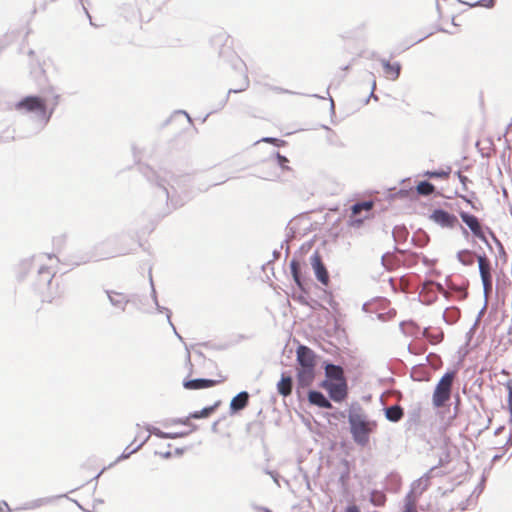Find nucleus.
Segmentation results:
<instances>
[{"label": "nucleus", "instance_id": "obj_20", "mask_svg": "<svg viewBox=\"0 0 512 512\" xmlns=\"http://www.w3.org/2000/svg\"><path fill=\"white\" fill-rule=\"evenodd\" d=\"M416 191L419 195L429 196L435 191L433 184L427 181H422L416 186Z\"/></svg>", "mask_w": 512, "mask_h": 512}, {"label": "nucleus", "instance_id": "obj_35", "mask_svg": "<svg viewBox=\"0 0 512 512\" xmlns=\"http://www.w3.org/2000/svg\"><path fill=\"white\" fill-rule=\"evenodd\" d=\"M460 197L465 200L467 203H471V201L466 197V196H463V195H460Z\"/></svg>", "mask_w": 512, "mask_h": 512}, {"label": "nucleus", "instance_id": "obj_32", "mask_svg": "<svg viewBox=\"0 0 512 512\" xmlns=\"http://www.w3.org/2000/svg\"><path fill=\"white\" fill-rule=\"evenodd\" d=\"M5 508L9 510V506H8V504H7L5 501H2V502L0 503V511L2 512V511H3V509H5Z\"/></svg>", "mask_w": 512, "mask_h": 512}, {"label": "nucleus", "instance_id": "obj_24", "mask_svg": "<svg viewBox=\"0 0 512 512\" xmlns=\"http://www.w3.org/2000/svg\"><path fill=\"white\" fill-rule=\"evenodd\" d=\"M150 432L153 435L161 437V438H175L177 436V434L165 433L156 427H154Z\"/></svg>", "mask_w": 512, "mask_h": 512}, {"label": "nucleus", "instance_id": "obj_22", "mask_svg": "<svg viewBox=\"0 0 512 512\" xmlns=\"http://www.w3.org/2000/svg\"><path fill=\"white\" fill-rule=\"evenodd\" d=\"M291 273L295 283L301 288L302 283L300 279V264L297 260H292L290 263Z\"/></svg>", "mask_w": 512, "mask_h": 512}, {"label": "nucleus", "instance_id": "obj_17", "mask_svg": "<svg viewBox=\"0 0 512 512\" xmlns=\"http://www.w3.org/2000/svg\"><path fill=\"white\" fill-rule=\"evenodd\" d=\"M277 390L282 396H289L292 392V378L290 376L282 375L277 384Z\"/></svg>", "mask_w": 512, "mask_h": 512}, {"label": "nucleus", "instance_id": "obj_7", "mask_svg": "<svg viewBox=\"0 0 512 512\" xmlns=\"http://www.w3.org/2000/svg\"><path fill=\"white\" fill-rule=\"evenodd\" d=\"M429 219L441 228L454 229L459 225L456 215L443 209H434L429 215Z\"/></svg>", "mask_w": 512, "mask_h": 512}, {"label": "nucleus", "instance_id": "obj_33", "mask_svg": "<svg viewBox=\"0 0 512 512\" xmlns=\"http://www.w3.org/2000/svg\"><path fill=\"white\" fill-rule=\"evenodd\" d=\"M263 141L267 142V143H274L276 141V139H274V138H264Z\"/></svg>", "mask_w": 512, "mask_h": 512}, {"label": "nucleus", "instance_id": "obj_4", "mask_svg": "<svg viewBox=\"0 0 512 512\" xmlns=\"http://www.w3.org/2000/svg\"><path fill=\"white\" fill-rule=\"evenodd\" d=\"M456 372H446L437 382L432 395V404L435 408H441L451 399Z\"/></svg>", "mask_w": 512, "mask_h": 512}, {"label": "nucleus", "instance_id": "obj_21", "mask_svg": "<svg viewBox=\"0 0 512 512\" xmlns=\"http://www.w3.org/2000/svg\"><path fill=\"white\" fill-rule=\"evenodd\" d=\"M219 403H216L213 406L205 407L201 411H196L190 414V418L199 419V418H207L209 417L216 409Z\"/></svg>", "mask_w": 512, "mask_h": 512}, {"label": "nucleus", "instance_id": "obj_11", "mask_svg": "<svg viewBox=\"0 0 512 512\" xmlns=\"http://www.w3.org/2000/svg\"><path fill=\"white\" fill-rule=\"evenodd\" d=\"M462 221L470 228L472 233L479 238L480 240L485 241L486 237L483 232L482 226L478 220V218L472 214H469L467 212H460L459 213Z\"/></svg>", "mask_w": 512, "mask_h": 512}, {"label": "nucleus", "instance_id": "obj_37", "mask_svg": "<svg viewBox=\"0 0 512 512\" xmlns=\"http://www.w3.org/2000/svg\"><path fill=\"white\" fill-rule=\"evenodd\" d=\"M439 341H440V339H439L438 337H436V338H435V341H433V343H437V342H439Z\"/></svg>", "mask_w": 512, "mask_h": 512}, {"label": "nucleus", "instance_id": "obj_34", "mask_svg": "<svg viewBox=\"0 0 512 512\" xmlns=\"http://www.w3.org/2000/svg\"><path fill=\"white\" fill-rule=\"evenodd\" d=\"M404 512H417V511H416V509H415V508H413V507L409 506V507H407V508L405 509V511H404Z\"/></svg>", "mask_w": 512, "mask_h": 512}, {"label": "nucleus", "instance_id": "obj_14", "mask_svg": "<svg viewBox=\"0 0 512 512\" xmlns=\"http://www.w3.org/2000/svg\"><path fill=\"white\" fill-rule=\"evenodd\" d=\"M325 375V380L346 381V378L344 376V370L341 366L338 365L327 364L325 366Z\"/></svg>", "mask_w": 512, "mask_h": 512}, {"label": "nucleus", "instance_id": "obj_30", "mask_svg": "<svg viewBox=\"0 0 512 512\" xmlns=\"http://www.w3.org/2000/svg\"><path fill=\"white\" fill-rule=\"evenodd\" d=\"M160 456L164 457V458H168L171 456V452L170 451H165V452H158Z\"/></svg>", "mask_w": 512, "mask_h": 512}, {"label": "nucleus", "instance_id": "obj_13", "mask_svg": "<svg viewBox=\"0 0 512 512\" xmlns=\"http://www.w3.org/2000/svg\"><path fill=\"white\" fill-rule=\"evenodd\" d=\"M381 63L387 79L395 81L399 78L401 72V64L399 62L391 63L387 60H382Z\"/></svg>", "mask_w": 512, "mask_h": 512}, {"label": "nucleus", "instance_id": "obj_8", "mask_svg": "<svg viewBox=\"0 0 512 512\" xmlns=\"http://www.w3.org/2000/svg\"><path fill=\"white\" fill-rule=\"evenodd\" d=\"M478 264L481 280L483 283L484 294L488 296L492 292L491 266L486 256H478Z\"/></svg>", "mask_w": 512, "mask_h": 512}, {"label": "nucleus", "instance_id": "obj_19", "mask_svg": "<svg viewBox=\"0 0 512 512\" xmlns=\"http://www.w3.org/2000/svg\"><path fill=\"white\" fill-rule=\"evenodd\" d=\"M458 260L465 266H471L474 263L475 254L470 250H461L457 254Z\"/></svg>", "mask_w": 512, "mask_h": 512}, {"label": "nucleus", "instance_id": "obj_10", "mask_svg": "<svg viewBox=\"0 0 512 512\" xmlns=\"http://www.w3.org/2000/svg\"><path fill=\"white\" fill-rule=\"evenodd\" d=\"M371 430L368 422L359 418L351 419V432L355 441L364 442Z\"/></svg>", "mask_w": 512, "mask_h": 512}, {"label": "nucleus", "instance_id": "obj_38", "mask_svg": "<svg viewBox=\"0 0 512 512\" xmlns=\"http://www.w3.org/2000/svg\"><path fill=\"white\" fill-rule=\"evenodd\" d=\"M499 458H500V456H498V455H494V457H493L494 460L499 459Z\"/></svg>", "mask_w": 512, "mask_h": 512}, {"label": "nucleus", "instance_id": "obj_5", "mask_svg": "<svg viewBox=\"0 0 512 512\" xmlns=\"http://www.w3.org/2000/svg\"><path fill=\"white\" fill-rule=\"evenodd\" d=\"M373 207V201H364L354 204L351 207L348 225L350 227H359L365 219L369 218V214Z\"/></svg>", "mask_w": 512, "mask_h": 512}, {"label": "nucleus", "instance_id": "obj_2", "mask_svg": "<svg viewBox=\"0 0 512 512\" xmlns=\"http://www.w3.org/2000/svg\"><path fill=\"white\" fill-rule=\"evenodd\" d=\"M296 360L299 365L296 374L297 383L303 388L308 387L315 379L317 356L309 347L299 345L296 350Z\"/></svg>", "mask_w": 512, "mask_h": 512}, {"label": "nucleus", "instance_id": "obj_31", "mask_svg": "<svg viewBox=\"0 0 512 512\" xmlns=\"http://www.w3.org/2000/svg\"><path fill=\"white\" fill-rule=\"evenodd\" d=\"M5 508L9 510V506H8V504H7L5 501H2V502L0 503V511L2 512V511H3V509H5Z\"/></svg>", "mask_w": 512, "mask_h": 512}, {"label": "nucleus", "instance_id": "obj_29", "mask_svg": "<svg viewBox=\"0 0 512 512\" xmlns=\"http://www.w3.org/2000/svg\"><path fill=\"white\" fill-rule=\"evenodd\" d=\"M345 512H360L359 508L355 505L349 506Z\"/></svg>", "mask_w": 512, "mask_h": 512}, {"label": "nucleus", "instance_id": "obj_18", "mask_svg": "<svg viewBox=\"0 0 512 512\" xmlns=\"http://www.w3.org/2000/svg\"><path fill=\"white\" fill-rule=\"evenodd\" d=\"M385 414L387 419L392 422L399 421L404 415L403 409L398 405L388 407L385 411Z\"/></svg>", "mask_w": 512, "mask_h": 512}, {"label": "nucleus", "instance_id": "obj_9", "mask_svg": "<svg viewBox=\"0 0 512 512\" xmlns=\"http://www.w3.org/2000/svg\"><path fill=\"white\" fill-rule=\"evenodd\" d=\"M311 265L317 280L324 286H328L330 283L329 273L318 251L314 252L311 256Z\"/></svg>", "mask_w": 512, "mask_h": 512}, {"label": "nucleus", "instance_id": "obj_26", "mask_svg": "<svg viewBox=\"0 0 512 512\" xmlns=\"http://www.w3.org/2000/svg\"><path fill=\"white\" fill-rule=\"evenodd\" d=\"M478 4L486 8H492L495 5V0H481Z\"/></svg>", "mask_w": 512, "mask_h": 512}, {"label": "nucleus", "instance_id": "obj_36", "mask_svg": "<svg viewBox=\"0 0 512 512\" xmlns=\"http://www.w3.org/2000/svg\"><path fill=\"white\" fill-rule=\"evenodd\" d=\"M279 159H280L282 162H287V159H286L285 157L279 156Z\"/></svg>", "mask_w": 512, "mask_h": 512}, {"label": "nucleus", "instance_id": "obj_1", "mask_svg": "<svg viewBox=\"0 0 512 512\" xmlns=\"http://www.w3.org/2000/svg\"><path fill=\"white\" fill-rule=\"evenodd\" d=\"M34 285L42 303H54L61 299L64 294V290L61 289V282L54 279L52 270L48 267L39 269Z\"/></svg>", "mask_w": 512, "mask_h": 512}, {"label": "nucleus", "instance_id": "obj_28", "mask_svg": "<svg viewBox=\"0 0 512 512\" xmlns=\"http://www.w3.org/2000/svg\"><path fill=\"white\" fill-rule=\"evenodd\" d=\"M139 447H140V446H138V447H136V448H134V449H131V450H129V447H127V448L124 450L123 454L120 456V458H121V459H125V458L129 457V455H130V454H132V453H134V452H135Z\"/></svg>", "mask_w": 512, "mask_h": 512}, {"label": "nucleus", "instance_id": "obj_15", "mask_svg": "<svg viewBox=\"0 0 512 512\" xmlns=\"http://www.w3.org/2000/svg\"><path fill=\"white\" fill-rule=\"evenodd\" d=\"M308 400L311 404L316 405L320 408H326V409L332 408L331 403L319 391H310L308 394Z\"/></svg>", "mask_w": 512, "mask_h": 512}, {"label": "nucleus", "instance_id": "obj_12", "mask_svg": "<svg viewBox=\"0 0 512 512\" xmlns=\"http://www.w3.org/2000/svg\"><path fill=\"white\" fill-rule=\"evenodd\" d=\"M224 380H211V379H195V380H189L185 381L183 383L184 388L188 390H199V389H205L213 387Z\"/></svg>", "mask_w": 512, "mask_h": 512}, {"label": "nucleus", "instance_id": "obj_6", "mask_svg": "<svg viewBox=\"0 0 512 512\" xmlns=\"http://www.w3.org/2000/svg\"><path fill=\"white\" fill-rule=\"evenodd\" d=\"M321 387L328 392L330 398L335 402L344 401L348 394L347 381L324 380Z\"/></svg>", "mask_w": 512, "mask_h": 512}, {"label": "nucleus", "instance_id": "obj_27", "mask_svg": "<svg viewBox=\"0 0 512 512\" xmlns=\"http://www.w3.org/2000/svg\"><path fill=\"white\" fill-rule=\"evenodd\" d=\"M248 86H249V80H248V78L246 77V78H245L244 85H243L241 88H239V89H234V90H230L229 92H230V93H231V92H233V93H239V92L245 91V90L248 88Z\"/></svg>", "mask_w": 512, "mask_h": 512}, {"label": "nucleus", "instance_id": "obj_16", "mask_svg": "<svg viewBox=\"0 0 512 512\" xmlns=\"http://www.w3.org/2000/svg\"><path fill=\"white\" fill-rule=\"evenodd\" d=\"M249 401V394L247 392H240L236 395L230 403V408L233 411H239L244 409Z\"/></svg>", "mask_w": 512, "mask_h": 512}, {"label": "nucleus", "instance_id": "obj_25", "mask_svg": "<svg viewBox=\"0 0 512 512\" xmlns=\"http://www.w3.org/2000/svg\"><path fill=\"white\" fill-rule=\"evenodd\" d=\"M457 175H458L459 181L462 184L463 190L468 191V183L470 182L469 178L467 176L461 174L460 172H458Z\"/></svg>", "mask_w": 512, "mask_h": 512}, {"label": "nucleus", "instance_id": "obj_3", "mask_svg": "<svg viewBox=\"0 0 512 512\" xmlns=\"http://www.w3.org/2000/svg\"><path fill=\"white\" fill-rule=\"evenodd\" d=\"M57 99V96H54L51 101L47 97L27 96L16 103L15 109L27 113H35L41 117H46L47 115L50 117L58 103Z\"/></svg>", "mask_w": 512, "mask_h": 512}, {"label": "nucleus", "instance_id": "obj_23", "mask_svg": "<svg viewBox=\"0 0 512 512\" xmlns=\"http://www.w3.org/2000/svg\"><path fill=\"white\" fill-rule=\"evenodd\" d=\"M450 175V169H448V171H444V170H441V171H427L425 173V176L429 177V178H442V179H447Z\"/></svg>", "mask_w": 512, "mask_h": 512}]
</instances>
